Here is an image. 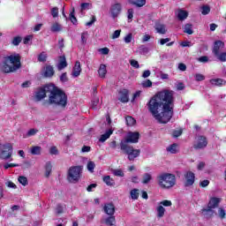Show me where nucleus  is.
<instances>
[{"label": "nucleus", "mask_w": 226, "mask_h": 226, "mask_svg": "<svg viewBox=\"0 0 226 226\" xmlns=\"http://www.w3.org/2000/svg\"><path fill=\"white\" fill-rule=\"evenodd\" d=\"M174 91L164 89L152 96L147 107L158 123L167 124L174 116Z\"/></svg>", "instance_id": "f257e3e1"}, {"label": "nucleus", "mask_w": 226, "mask_h": 226, "mask_svg": "<svg viewBox=\"0 0 226 226\" xmlns=\"http://www.w3.org/2000/svg\"><path fill=\"white\" fill-rule=\"evenodd\" d=\"M22 43V37L20 35L13 37L11 40V45L14 47H19Z\"/></svg>", "instance_id": "f704fd0d"}, {"label": "nucleus", "mask_w": 226, "mask_h": 226, "mask_svg": "<svg viewBox=\"0 0 226 226\" xmlns=\"http://www.w3.org/2000/svg\"><path fill=\"white\" fill-rule=\"evenodd\" d=\"M194 79L197 82H202V80H205L206 77L200 73H197L195 74Z\"/></svg>", "instance_id": "6e6d98bb"}, {"label": "nucleus", "mask_w": 226, "mask_h": 226, "mask_svg": "<svg viewBox=\"0 0 226 226\" xmlns=\"http://www.w3.org/2000/svg\"><path fill=\"white\" fill-rule=\"evenodd\" d=\"M119 94V102L122 103H128L130 102V91L126 88H124L118 92Z\"/></svg>", "instance_id": "4468645a"}, {"label": "nucleus", "mask_w": 226, "mask_h": 226, "mask_svg": "<svg viewBox=\"0 0 226 226\" xmlns=\"http://www.w3.org/2000/svg\"><path fill=\"white\" fill-rule=\"evenodd\" d=\"M125 121H126L127 126H133V124L137 123V120H135V118L130 116L125 117Z\"/></svg>", "instance_id": "58836bf2"}, {"label": "nucleus", "mask_w": 226, "mask_h": 226, "mask_svg": "<svg viewBox=\"0 0 226 226\" xmlns=\"http://www.w3.org/2000/svg\"><path fill=\"white\" fill-rule=\"evenodd\" d=\"M37 59L39 63H45L47 61V55L45 51H42L41 54H39Z\"/></svg>", "instance_id": "a19ab883"}, {"label": "nucleus", "mask_w": 226, "mask_h": 226, "mask_svg": "<svg viewBox=\"0 0 226 226\" xmlns=\"http://www.w3.org/2000/svg\"><path fill=\"white\" fill-rule=\"evenodd\" d=\"M133 13H134L133 9H128L127 19H128L129 22H132V20L133 19Z\"/></svg>", "instance_id": "603ef678"}, {"label": "nucleus", "mask_w": 226, "mask_h": 226, "mask_svg": "<svg viewBox=\"0 0 226 226\" xmlns=\"http://www.w3.org/2000/svg\"><path fill=\"white\" fill-rule=\"evenodd\" d=\"M51 15H52L53 19H56V17H59V8L53 7L51 9Z\"/></svg>", "instance_id": "49530a36"}, {"label": "nucleus", "mask_w": 226, "mask_h": 226, "mask_svg": "<svg viewBox=\"0 0 226 226\" xmlns=\"http://www.w3.org/2000/svg\"><path fill=\"white\" fill-rule=\"evenodd\" d=\"M132 40H133V34L132 33L128 34L124 38V41H125V43H132Z\"/></svg>", "instance_id": "864d4df0"}, {"label": "nucleus", "mask_w": 226, "mask_h": 226, "mask_svg": "<svg viewBox=\"0 0 226 226\" xmlns=\"http://www.w3.org/2000/svg\"><path fill=\"white\" fill-rule=\"evenodd\" d=\"M185 83L183 82H178L177 84V91H183L185 89Z\"/></svg>", "instance_id": "774afa93"}, {"label": "nucleus", "mask_w": 226, "mask_h": 226, "mask_svg": "<svg viewBox=\"0 0 226 226\" xmlns=\"http://www.w3.org/2000/svg\"><path fill=\"white\" fill-rule=\"evenodd\" d=\"M221 200H222L220 198H216V197L210 198L207 203V208H202L200 210L202 216H205V218H207V219L213 218L215 216L214 209H216V207L220 206Z\"/></svg>", "instance_id": "39448f33"}, {"label": "nucleus", "mask_w": 226, "mask_h": 226, "mask_svg": "<svg viewBox=\"0 0 226 226\" xmlns=\"http://www.w3.org/2000/svg\"><path fill=\"white\" fill-rule=\"evenodd\" d=\"M104 223L108 226H116V216L114 215L108 216L105 219Z\"/></svg>", "instance_id": "393cba45"}, {"label": "nucleus", "mask_w": 226, "mask_h": 226, "mask_svg": "<svg viewBox=\"0 0 226 226\" xmlns=\"http://www.w3.org/2000/svg\"><path fill=\"white\" fill-rule=\"evenodd\" d=\"M52 173V163L50 162H46L45 165V177H49Z\"/></svg>", "instance_id": "7c9ffc66"}, {"label": "nucleus", "mask_w": 226, "mask_h": 226, "mask_svg": "<svg viewBox=\"0 0 226 226\" xmlns=\"http://www.w3.org/2000/svg\"><path fill=\"white\" fill-rule=\"evenodd\" d=\"M67 66H68V62H66V56L64 55L60 56L58 57V64H57L58 72L64 70V68H66Z\"/></svg>", "instance_id": "a211bd4d"}, {"label": "nucleus", "mask_w": 226, "mask_h": 226, "mask_svg": "<svg viewBox=\"0 0 226 226\" xmlns=\"http://www.w3.org/2000/svg\"><path fill=\"white\" fill-rule=\"evenodd\" d=\"M210 84H212V86H225L226 81L223 79L217 78L210 79Z\"/></svg>", "instance_id": "5701e85b"}, {"label": "nucleus", "mask_w": 226, "mask_h": 226, "mask_svg": "<svg viewBox=\"0 0 226 226\" xmlns=\"http://www.w3.org/2000/svg\"><path fill=\"white\" fill-rule=\"evenodd\" d=\"M98 73L101 79H105V76L107 75V65L102 64L99 67Z\"/></svg>", "instance_id": "b1692460"}, {"label": "nucleus", "mask_w": 226, "mask_h": 226, "mask_svg": "<svg viewBox=\"0 0 226 226\" xmlns=\"http://www.w3.org/2000/svg\"><path fill=\"white\" fill-rule=\"evenodd\" d=\"M177 19L181 21L186 20V19H188V11L183 9H179L177 13Z\"/></svg>", "instance_id": "4be33fe9"}, {"label": "nucleus", "mask_w": 226, "mask_h": 226, "mask_svg": "<svg viewBox=\"0 0 226 226\" xmlns=\"http://www.w3.org/2000/svg\"><path fill=\"white\" fill-rule=\"evenodd\" d=\"M157 181L161 188L169 190L173 186H176V175L171 173H162L157 177Z\"/></svg>", "instance_id": "20e7f679"}, {"label": "nucleus", "mask_w": 226, "mask_h": 226, "mask_svg": "<svg viewBox=\"0 0 226 226\" xmlns=\"http://www.w3.org/2000/svg\"><path fill=\"white\" fill-rule=\"evenodd\" d=\"M210 11H211V7H209V5H203L201 7L202 15H209Z\"/></svg>", "instance_id": "79ce46f5"}, {"label": "nucleus", "mask_w": 226, "mask_h": 226, "mask_svg": "<svg viewBox=\"0 0 226 226\" xmlns=\"http://www.w3.org/2000/svg\"><path fill=\"white\" fill-rule=\"evenodd\" d=\"M30 153L33 155L40 156L41 154V147L40 146H33L30 149Z\"/></svg>", "instance_id": "a878e982"}, {"label": "nucleus", "mask_w": 226, "mask_h": 226, "mask_svg": "<svg viewBox=\"0 0 226 226\" xmlns=\"http://www.w3.org/2000/svg\"><path fill=\"white\" fill-rule=\"evenodd\" d=\"M93 6V4L89 3H82L80 6L81 11H85V10H89V8Z\"/></svg>", "instance_id": "3c124183"}, {"label": "nucleus", "mask_w": 226, "mask_h": 226, "mask_svg": "<svg viewBox=\"0 0 226 226\" xmlns=\"http://www.w3.org/2000/svg\"><path fill=\"white\" fill-rule=\"evenodd\" d=\"M129 4H132V6H136L137 8H142V6H146V0H128Z\"/></svg>", "instance_id": "aec40b11"}, {"label": "nucleus", "mask_w": 226, "mask_h": 226, "mask_svg": "<svg viewBox=\"0 0 226 226\" xmlns=\"http://www.w3.org/2000/svg\"><path fill=\"white\" fill-rule=\"evenodd\" d=\"M21 59L22 56H20V54L19 53H14L5 57L0 69L2 73H13V72L20 70V68H22Z\"/></svg>", "instance_id": "7ed1b4c3"}, {"label": "nucleus", "mask_w": 226, "mask_h": 226, "mask_svg": "<svg viewBox=\"0 0 226 226\" xmlns=\"http://www.w3.org/2000/svg\"><path fill=\"white\" fill-rule=\"evenodd\" d=\"M153 86V81L150 79H147L142 83V87H152Z\"/></svg>", "instance_id": "13d9d810"}, {"label": "nucleus", "mask_w": 226, "mask_h": 226, "mask_svg": "<svg viewBox=\"0 0 226 226\" xmlns=\"http://www.w3.org/2000/svg\"><path fill=\"white\" fill-rule=\"evenodd\" d=\"M82 72V67L80 66V62L77 61L72 68V77L77 78Z\"/></svg>", "instance_id": "6ab92c4d"}, {"label": "nucleus", "mask_w": 226, "mask_h": 226, "mask_svg": "<svg viewBox=\"0 0 226 226\" xmlns=\"http://www.w3.org/2000/svg\"><path fill=\"white\" fill-rule=\"evenodd\" d=\"M184 177L185 179V182L184 185L185 188H188V186H193V184L195 183V173L192 171H187Z\"/></svg>", "instance_id": "f8f14e48"}, {"label": "nucleus", "mask_w": 226, "mask_h": 226, "mask_svg": "<svg viewBox=\"0 0 226 226\" xmlns=\"http://www.w3.org/2000/svg\"><path fill=\"white\" fill-rule=\"evenodd\" d=\"M167 151L171 153V154H176L177 153V144L173 143L170 147H167Z\"/></svg>", "instance_id": "c9c22d12"}, {"label": "nucleus", "mask_w": 226, "mask_h": 226, "mask_svg": "<svg viewBox=\"0 0 226 226\" xmlns=\"http://www.w3.org/2000/svg\"><path fill=\"white\" fill-rule=\"evenodd\" d=\"M18 181L20 185H22L23 186H27L28 185V181H27V177H24V176H20L18 178Z\"/></svg>", "instance_id": "ea45409f"}, {"label": "nucleus", "mask_w": 226, "mask_h": 226, "mask_svg": "<svg viewBox=\"0 0 226 226\" xmlns=\"http://www.w3.org/2000/svg\"><path fill=\"white\" fill-rule=\"evenodd\" d=\"M94 167H96V164H94V162L89 161L87 162V168L89 172H94Z\"/></svg>", "instance_id": "37998d69"}, {"label": "nucleus", "mask_w": 226, "mask_h": 226, "mask_svg": "<svg viewBox=\"0 0 226 226\" xmlns=\"http://www.w3.org/2000/svg\"><path fill=\"white\" fill-rule=\"evenodd\" d=\"M13 155V146L11 143H6L2 146L0 151V160H11Z\"/></svg>", "instance_id": "1a4fd4ad"}, {"label": "nucleus", "mask_w": 226, "mask_h": 226, "mask_svg": "<svg viewBox=\"0 0 226 226\" xmlns=\"http://www.w3.org/2000/svg\"><path fill=\"white\" fill-rule=\"evenodd\" d=\"M56 73V71H54V66L52 65H46L44 67V72L43 75L46 79H52Z\"/></svg>", "instance_id": "f3484780"}, {"label": "nucleus", "mask_w": 226, "mask_h": 226, "mask_svg": "<svg viewBox=\"0 0 226 226\" xmlns=\"http://www.w3.org/2000/svg\"><path fill=\"white\" fill-rule=\"evenodd\" d=\"M60 82H63L64 84L65 82H68V74L66 72H64L60 76Z\"/></svg>", "instance_id": "4d7b16f0"}, {"label": "nucleus", "mask_w": 226, "mask_h": 226, "mask_svg": "<svg viewBox=\"0 0 226 226\" xmlns=\"http://www.w3.org/2000/svg\"><path fill=\"white\" fill-rule=\"evenodd\" d=\"M181 135H183V130L182 129L175 130L172 132V137H174V139H177V137H181Z\"/></svg>", "instance_id": "09e8293b"}, {"label": "nucleus", "mask_w": 226, "mask_h": 226, "mask_svg": "<svg viewBox=\"0 0 226 226\" xmlns=\"http://www.w3.org/2000/svg\"><path fill=\"white\" fill-rule=\"evenodd\" d=\"M38 133V129H30L26 132V137H34V135H36Z\"/></svg>", "instance_id": "5fc2aeb1"}, {"label": "nucleus", "mask_w": 226, "mask_h": 226, "mask_svg": "<svg viewBox=\"0 0 226 226\" xmlns=\"http://www.w3.org/2000/svg\"><path fill=\"white\" fill-rule=\"evenodd\" d=\"M53 84H46L42 87L37 88V91L34 94V98L36 102H41L44 98H47V94H50L52 91Z\"/></svg>", "instance_id": "6e6552de"}, {"label": "nucleus", "mask_w": 226, "mask_h": 226, "mask_svg": "<svg viewBox=\"0 0 226 226\" xmlns=\"http://www.w3.org/2000/svg\"><path fill=\"white\" fill-rule=\"evenodd\" d=\"M193 147L196 150L205 149V147H207V138L205 136H198L197 141L193 144Z\"/></svg>", "instance_id": "9b49d317"}, {"label": "nucleus", "mask_w": 226, "mask_h": 226, "mask_svg": "<svg viewBox=\"0 0 226 226\" xmlns=\"http://www.w3.org/2000/svg\"><path fill=\"white\" fill-rule=\"evenodd\" d=\"M113 133H114V130L109 129L108 131H106V133L101 135L99 141L105 142V140H107L108 139H110V135H112Z\"/></svg>", "instance_id": "412c9836"}, {"label": "nucleus", "mask_w": 226, "mask_h": 226, "mask_svg": "<svg viewBox=\"0 0 226 226\" xmlns=\"http://www.w3.org/2000/svg\"><path fill=\"white\" fill-rule=\"evenodd\" d=\"M218 213H219L220 218H222V220H223V218H225V215H226L225 209L220 207L218 210Z\"/></svg>", "instance_id": "0e129e2a"}, {"label": "nucleus", "mask_w": 226, "mask_h": 226, "mask_svg": "<svg viewBox=\"0 0 226 226\" xmlns=\"http://www.w3.org/2000/svg\"><path fill=\"white\" fill-rule=\"evenodd\" d=\"M130 195H131V199H132V200H138L139 197L140 195V191L139 189H132L130 192Z\"/></svg>", "instance_id": "c85d7f7f"}, {"label": "nucleus", "mask_w": 226, "mask_h": 226, "mask_svg": "<svg viewBox=\"0 0 226 226\" xmlns=\"http://www.w3.org/2000/svg\"><path fill=\"white\" fill-rule=\"evenodd\" d=\"M139 139L140 133L139 132H129L120 144H137Z\"/></svg>", "instance_id": "9d476101"}, {"label": "nucleus", "mask_w": 226, "mask_h": 226, "mask_svg": "<svg viewBox=\"0 0 226 226\" xmlns=\"http://www.w3.org/2000/svg\"><path fill=\"white\" fill-rule=\"evenodd\" d=\"M100 103V99H98V97H95L93 101H92V109L94 110H96V109H98V104Z\"/></svg>", "instance_id": "de8ad7c7"}, {"label": "nucleus", "mask_w": 226, "mask_h": 226, "mask_svg": "<svg viewBox=\"0 0 226 226\" xmlns=\"http://www.w3.org/2000/svg\"><path fill=\"white\" fill-rule=\"evenodd\" d=\"M13 167H19V164H15V163H5V164H4V169H5V170H8V169H11Z\"/></svg>", "instance_id": "052dcab7"}, {"label": "nucleus", "mask_w": 226, "mask_h": 226, "mask_svg": "<svg viewBox=\"0 0 226 226\" xmlns=\"http://www.w3.org/2000/svg\"><path fill=\"white\" fill-rule=\"evenodd\" d=\"M159 204L160 206H163L164 207H170V206H172V201L169 200H164L161 201Z\"/></svg>", "instance_id": "a18cd8bd"}, {"label": "nucleus", "mask_w": 226, "mask_h": 226, "mask_svg": "<svg viewBox=\"0 0 226 226\" xmlns=\"http://www.w3.org/2000/svg\"><path fill=\"white\" fill-rule=\"evenodd\" d=\"M63 28L61 26V25H59V23H54L52 26H51V28H50V31L52 33H59V31H61Z\"/></svg>", "instance_id": "e433bc0d"}, {"label": "nucleus", "mask_w": 226, "mask_h": 226, "mask_svg": "<svg viewBox=\"0 0 226 226\" xmlns=\"http://www.w3.org/2000/svg\"><path fill=\"white\" fill-rule=\"evenodd\" d=\"M119 36H121V30H116L113 33L111 38H112V40H116V39L119 38Z\"/></svg>", "instance_id": "e2e57ef3"}, {"label": "nucleus", "mask_w": 226, "mask_h": 226, "mask_svg": "<svg viewBox=\"0 0 226 226\" xmlns=\"http://www.w3.org/2000/svg\"><path fill=\"white\" fill-rule=\"evenodd\" d=\"M113 174L114 176H117V177H124V172H123V170H115Z\"/></svg>", "instance_id": "8fccbe9b"}, {"label": "nucleus", "mask_w": 226, "mask_h": 226, "mask_svg": "<svg viewBox=\"0 0 226 226\" xmlns=\"http://www.w3.org/2000/svg\"><path fill=\"white\" fill-rule=\"evenodd\" d=\"M102 181L105 183V185H107V186H114V185H116V181H114L110 176L103 177Z\"/></svg>", "instance_id": "bb28decb"}, {"label": "nucleus", "mask_w": 226, "mask_h": 226, "mask_svg": "<svg viewBox=\"0 0 226 226\" xmlns=\"http://www.w3.org/2000/svg\"><path fill=\"white\" fill-rule=\"evenodd\" d=\"M221 63H226V51L215 56Z\"/></svg>", "instance_id": "4c0bfd02"}, {"label": "nucleus", "mask_w": 226, "mask_h": 226, "mask_svg": "<svg viewBox=\"0 0 226 226\" xmlns=\"http://www.w3.org/2000/svg\"><path fill=\"white\" fill-rule=\"evenodd\" d=\"M109 11L112 19H117L121 11H123V5H121L120 3H116L115 4L111 5Z\"/></svg>", "instance_id": "ddd939ff"}, {"label": "nucleus", "mask_w": 226, "mask_h": 226, "mask_svg": "<svg viewBox=\"0 0 226 226\" xmlns=\"http://www.w3.org/2000/svg\"><path fill=\"white\" fill-rule=\"evenodd\" d=\"M155 31L159 33V34H165L167 33V30L165 29V25L162 24H155Z\"/></svg>", "instance_id": "cd10ccee"}, {"label": "nucleus", "mask_w": 226, "mask_h": 226, "mask_svg": "<svg viewBox=\"0 0 226 226\" xmlns=\"http://www.w3.org/2000/svg\"><path fill=\"white\" fill-rule=\"evenodd\" d=\"M151 179H153V176H151V174H149V173H145L143 175V178L141 180V183L143 185H147L151 182Z\"/></svg>", "instance_id": "473e14b6"}, {"label": "nucleus", "mask_w": 226, "mask_h": 226, "mask_svg": "<svg viewBox=\"0 0 226 226\" xmlns=\"http://www.w3.org/2000/svg\"><path fill=\"white\" fill-rule=\"evenodd\" d=\"M103 211L106 215L114 216V214L116 213V206H114L113 203H106L103 207Z\"/></svg>", "instance_id": "dca6fc26"}, {"label": "nucleus", "mask_w": 226, "mask_h": 226, "mask_svg": "<svg viewBox=\"0 0 226 226\" xmlns=\"http://www.w3.org/2000/svg\"><path fill=\"white\" fill-rule=\"evenodd\" d=\"M120 149L123 151L124 154H127L129 162H134L135 158L140 156V149L133 148V146L128 144H120Z\"/></svg>", "instance_id": "423d86ee"}, {"label": "nucleus", "mask_w": 226, "mask_h": 226, "mask_svg": "<svg viewBox=\"0 0 226 226\" xmlns=\"http://www.w3.org/2000/svg\"><path fill=\"white\" fill-rule=\"evenodd\" d=\"M220 49H225V42L221 40H217L214 42V47L212 49L214 56H218V54L221 53Z\"/></svg>", "instance_id": "2eb2a0df"}, {"label": "nucleus", "mask_w": 226, "mask_h": 226, "mask_svg": "<svg viewBox=\"0 0 226 226\" xmlns=\"http://www.w3.org/2000/svg\"><path fill=\"white\" fill-rule=\"evenodd\" d=\"M99 52H101L102 56H107L109 55V52H110V49H109V48H102L99 49Z\"/></svg>", "instance_id": "680f3d73"}, {"label": "nucleus", "mask_w": 226, "mask_h": 226, "mask_svg": "<svg viewBox=\"0 0 226 226\" xmlns=\"http://www.w3.org/2000/svg\"><path fill=\"white\" fill-rule=\"evenodd\" d=\"M49 154H59V150H57L56 147H51L49 149Z\"/></svg>", "instance_id": "69168bd1"}, {"label": "nucleus", "mask_w": 226, "mask_h": 226, "mask_svg": "<svg viewBox=\"0 0 226 226\" xmlns=\"http://www.w3.org/2000/svg\"><path fill=\"white\" fill-rule=\"evenodd\" d=\"M81 43L85 45V43H87V32L81 34Z\"/></svg>", "instance_id": "bf43d9fd"}, {"label": "nucleus", "mask_w": 226, "mask_h": 226, "mask_svg": "<svg viewBox=\"0 0 226 226\" xmlns=\"http://www.w3.org/2000/svg\"><path fill=\"white\" fill-rule=\"evenodd\" d=\"M184 33L186 34H193V25L187 23L185 25Z\"/></svg>", "instance_id": "2f4dec72"}, {"label": "nucleus", "mask_w": 226, "mask_h": 226, "mask_svg": "<svg viewBox=\"0 0 226 226\" xmlns=\"http://www.w3.org/2000/svg\"><path fill=\"white\" fill-rule=\"evenodd\" d=\"M129 63L131 66H132V68H135L136 70H139V68H140V64H139V61L135 59L130 60Z\"/></svg>", "instance_id": "c03bdc74"}, {"label": "nucleus", "mask_w": 226, "mask_h": 226, "mask_svg": "<svg viewBox=\"0 0 226 226\" xmlns=\"http://www.w3.org/2000/svg\"><path fill=\"white\" fill-rule=\"evenodd\" d=\"M43 105H56L57 107H61V109H66L68 105V95H66L64 90L53 84L51 92L49 94V100L44 102Z\"/></svg>", "instance_id": "f03ea898"}, {"label": "nucleus", "mask_w": 226, "mask_h": 226, "mask_svg": "<svg viewBox=\"0 0 226 226\" xmlns=\"http://www.w3.org/2000/svg\"><path fill=\"white\" fill-rule=\"evenodd\" d=\"M82 166H72L69 168L67 173V179L69 183H79L80 181V177L82 176Z\"/></svg>", "instance_id": "0eeeda50"}, {"label": "nucleus", "mask_w": 226, "mask_h": 226, "mask_svg": "<svg viewBox=\"0 0 226 226\" xmlns=\"http://www.w3.org/2000/svg\"><path fill=\"white\" fill-rule=\"evenodd\" d=\"M69 19L71 20L72 24L77 26L79 21L77 20V17H75V7H72V11L70 12L69 15Z\"/></svg>", "instance_id": "c756f323"}, {"label": "nucleus", "mask_w": 226, "mask_h": 226, "mask_svg": "<svg viewBox=\"0 0 226 226\" xmlns=\"http://www.w3.org/2000/svg\"><path fill=\"white\" fill-rule=\"evenodd\" d=\"M200 186L201 188H206L207 186H209V180L205 179V180L200 182Z\"/></svg>", "instance_id": "338daca9"}, {"label": "nucleus", "mask_w": 226, "mask_h": 226, "mask_svg": "<svg viewBox=\"0 0 226 226\" xmlns=\"http://www.w3.org/2000/svg\"><path fill=\"white\" fill-rule=\"evenodd\" d=\"M157 211V218H163L165 216V207L163 206L160 205L156 208Z\"/></svg>", "instance_id": "72a5a7b5"}]
</instances>
